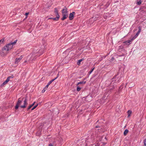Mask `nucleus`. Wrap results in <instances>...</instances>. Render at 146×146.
I'll use <instances>...</instances> for the list:
<instances>
[{
	"instance_id": "9",
	"label": "nucleus",
	"mask_w": 146,
	"mask_h": 146,
	"mask_svg": "<svg viewBox=\"0 0 146 146\" xmlns=\"http://www.w3.org/2000/svg\"><path fill=\"white\" fill-rule=\"evenodd\" d=\"M13 76H9V77H8L7 78L6 80H5V81H6L7 82V83H8L10 79L11 78H13Z\"/></svg>"
},
{
	"instance_id": "17",
	"label": "nucleus",
	"mask_w": 146,
	"mask_h": 146,
	"mask_svg": "<svg viewBox=\"0 0 146 146\" xmlns=\"http://www.w3.org/2000/svg\"><path fill=\"white\" fill-rule=\"evenodd\" d=\"M58 19L59 18H58V17H56V18H49V19H53L54 20H56V21L58 20Z\"/></svg>"
},
{
	"instance_id": "8",
	"label": "nucleus",
	"mask_w": 146,
	"mask_h": 146,
	"mask_svg": "<svg viewBox=\"0 0 146 146\" xmlns=\"http://www.w3.org/2000/svg\"><path fill=\"white\" fill-rule=\"evenodd\" d=\"M75 13L74 12H72V13H70L69 16V19L70 20H71L74 18V15Z\"/></svg>"
},
{
	"instance_id": "31",
	"label": "nucleus",
	"mask_w": 146,
	"mask_h": 146,
	"mask_svg": "<svg viewBox=\"0 0 146 146\" xmlns=\"http://www.w3.org/2000/svg\"><path fill=\"white\" fill-rule=\"evenodd\" d=\"M114 88V86H113V87H112V88H110V89L112 90V89H113Z\"/></svg>"
},
{
	"instance_id": "27",
	"label": "nucleus",
	"mask_w": 146,
	"mask_h": 146,
	"mask_svg": "<svg viewBox=\"0 0 146 146\" xmlns=\"http://www.w3.org/2000/svg\"><path fill=\"white\" fill-rule=\"evenodd\" d=\"M49 146H53V145L52 143H50L49 144Z\"/></svg>"
},
{
	"instance_id": "24",
	"label": "nucleus",
	"mask_w": 146,
	"mask_h": 146,
	"mask_svg": "<svg viewBox=\"0 0 146 146\" xmlns=\"http://www.w3.org/2000/svg\"><path fill=\"white\" fill-rule=\"evenodd\" d=\"M49 86V85H48V84H47V85L45 86L44 88H45V89H46V90L48 88Z\"/></svg>"
},
{
	"instance_id": "10",
	"label": "nucleus",
	"mask_w": 146,
	"mask_h": 146,
	"mask_svg": "<svg viewBox=\"0 0 146 146\" xmlns=\"http://www.w3.org/2000/svg\"><path fill=\"white\" fill-rule=\"evenodd\" d=\"M84 58H82L78 60V61L77 62V64L78 65H79L80 64L81 62L84 60Z\"/></svg>"
},
{
	"instance_id": "14",
	"label": "nucleus",
	"mask_w": 146,
	"mask_h": 146,
	"mask_svg": "<svg viewBox=\"0 0 146 146\" xmlns=\"http://www.w3.org/2000/svg\"><path fill=\"white\" fill-rule=\"evenodd\" d=\"M131 113V111L130 110H129L127 111L128 114V117H129L130 116V115Z\"/></svg>"
},
{
	"instance_id": "12",
	"label": "nucleus",
	"mask_w": 146,
	"mask_h": 146,
	"mask_svg": "<svg viewBox=\"0 0 146 146\" xmlns=\"http://www.w3.org/2000/svg\"><path fill=\"white\" fill-rule=\"evenodd\" d=\"M128 132V130L127 129H125L123 133V134L125 136L126 135Z\"/></svg>"
},
{
	"instance_id": "23",
	"label": "nucleus",
	"mask_w": 146,
	"mask_h": 146,
	"mask_svg": "<svg viewBox=\"0 0 146 146\" xmlns=\"http://www.w3.org/2000/svg\"><path fill=\"white\" fill-rule=\"evenodd\" d=\"M144 144L145 146H146V139H145L144 140Z\"/></svg>"
},
{
	"instance_id": "13",
	"label": "nucleus",
	"mask_w": 146,
	"mask_h": 146,
	"mask_svg": "<svg viewBox=\"0 0 146 146\" xmlns=\"http://www.w3.org/2000/svg\"><path fill=\"white\" fill-rule=\"evenodd\" d=\"M56 78H55V79H53L51 80V81H50L48 84V85H49Z\"/></svg>"
},
{
	"instance_id": "34",
	"label": "nucleus",
	"mask_w": 146,
	"mask_h": 146,
	"mask_svg": "<svg viewBox=\"0 0 146 146\" xmlns=\"http://www.w3.org/2000/svg\"><path fill=\"white\" fill-rule=\"evenodd\" d=\"M114 59V58L113 57H112V59Z\"/></svg>"
},
{
	"instance_id": "6",
	"label": "nucleus",
	"mask_w": 146,
	"mask_h": 146,
	"mask_svg": "<svg viewBox=\"0 0 146 146\" xmlns=\"http://www.w3.org/2000/svg\"><path fill=\"white\" fill-rule=\"evenodd\" d=\"M23 102V105L20 106V107L22 108H25L28 105L27 100L26 98L25 99Z\"/></svg>"
},
{
	"instance_id": "4",
	"label": "nucleus",
	"mask_w": 146,
	"mask_h": 146,
	"mask_svg": "<svg viewBox=\"0 0 146 146\" xmlns=\"http://www.w3.org/2000/svg\"><path fill=\"white\" fill-rule=\"evenodd\" d=\"M62 13L63 17L61 18V20H64L66 19L68 16V13L67 11V8L64 7L62 10Z\"/></svg>"
},
{
	"instance_id": "21",
	"label": "nucleus",
	"mask_w": 146,
	"mask_h": 146,
	"mask_svg": "<svg viewBox=\"0 0 146 146\" xmlns=\"http://www.w3.org/2000/svg\"><path fill=\"white\" fill-rule=\"evenodd\" d=\"M56 15V17H58V18H59L60 17V16L58 14V13H57L55 14Z\"/></svg>"
},
{
	"instance_id": "7",
	"label": "nucleus",
	"mask_w": 146,
	"mask_h": 146,
	"mask_svg": "<svg viewBox=\"0 0 146 146\" xmlns=\"http://www.w3.org/2000/svg\"><path fill=\"white\" fill-rule=\"evenodd\" d=\"M23 58V56L21 55L19 58H17L15 60V63L17 64Z\"/></svg>"
},
{
	"instance_id": "20",
	"label": "nucleus",
	"mask_w": 146,
	"mask_h": 146,
	"mask_svg": "<svg viewBox=\"0 0 146 146\" xmlns=\"http://www.w3.org/2000/svg\"><path fill=\"white\" fill-rule=\"evenodd\" d=\"M38 104H37V105L36 106H35L32 109H31V110H34L38 106Z\"/></svg>"
},
{
	"instance_id": "1",
	"label": "nucleus",
	"mask_w": 146,
	"mask_h": 146,
	"mask_svg": "<svg viewBox=\"0 0 146 146\" xmlns=\"http://www.w3.org/2000/svg\"><path fill=\"white\" fill-rule=\"evenodd\" d=\"M17 40H15L14 42H11L5 46L3 48V50L8 51L11 50L13 47V46L16 44Z\"/></svg>"
},
{
	"instance_id": "2",
	"label": "nucleus",
	"mask_w": 146,
	"mask_h": 146,
	"mask_svg": "<svg viewBox=\"0 0 146 146\" xmlns=\"http://www.w3.org/2000/svg\"><path fill=\"white\" fill-rule=\"evenodd\" d=\"M139 30L136 33V35L133 37L131 39V40H128L126 41H124L123 42L124 43H125L126 45H129V44L133 40H134L138 36L139 34L141 32V28L140 27H139L138 28Z\"/></svg>"
},
{
	"instance_id": "15",
	"label": "nucleus",
	"mask_w": 146,
	"mask_h": 146,
	"mask_svg": "<svg viewBox=\"0 0 146 146\" xmlns=\"http://www.w3.org/2000/svg\"><path fill=\"white\" fill-rule=\"evenodd\" d=\"M142 1L141 0H140L139 1H137V5H139L141 3Z\"/></svg>"
},
{
	"instance_id": "26",
	"label": "nucleus",
	"mask_w": 146,
	"mask_h": 146,
	"mask_svg": "<svg viewBox=\"0 0 146 146\" xmlns=\"http://www.w3.org/2000/svg\"><path fill=\"white\" fill-rule=\"evenodd\" d=\"M7 82L6 81H5L2 84L3 85L7 83Z\"/></svg>"
},
{
	"instance_id": "29",
	"label": "nucleus",
	"mask_w": 146,
	"mask_h": 146,
	"mask_svg": "<svg viewBox=\"0 0 146 146\" xmlns=\"http://www.w3.org/2000/svg\"><path fill=\"white\" fill-rule=\"evenodd\" d=\"M29 13H25V15H28L29 14Z\"/></svg>"
},
{
	"instance_id": "3",
	"label": "nucleus",
	"mask_w": 146,
	"mask_h": 146,
	"mask_svg": "<svg viewBox=\"0 0 146 146\" xmlns=\"http://www.w3.org/2000/svg\"><path fill=\"white\" fill-rule=\"evenodd\" d=\"M36 54L32 53L30 54L28 57L27 59H28V62L30 63L32 62L36 58L37 56Z\"/></svg>"
},
{
	"instance_id": "16",
	"label": "nucleus",
	"mask_w": 146,
	"mask_h": 146,
	"mask_svg": "<svg viewBox=\"0 0 146 146\" xmlns=\"http://www.w3.org/2000/svg\"><path fill=\"white\" fill-rule=\"evenodd\" d=\"M54 13H55V14L58 13V11L56 8H54Z\"/></svg>"
},
{
	"instance_id": "19",
	"label": "nucleus",
	"mask_w": 146,
	"mask_h": 146,
	"mask_svg": "<svg viewBox=\"0 0 146 146\" xmlns=\"http://www.w3.org/2000/svg\"><path fill=\"white\" fill-rule=\"evenodd\" d=\"M33 106H32V105H30L29 106V107L27 109V110L28 111L29 109H31V108Z\"/></svg>"
},
{
	"instance_id": "33",
	"label": "nucleus",
	"mask_w": 146,
	"mask_h": 146,
	"mask_svg": "<svg viewBox=\"0 0 146 146\" xmlns=\"http://www.w3.org/2000/svg\"><path fill=\"white\" fill-rule=\"evenodd\" d=\"M98 127H98V126H96V128H98Z\"/></svg>"
},
{
	"instance_id": "11",
	"label": "nucleus",
	"mask_w": 146,
	"mask_h": 146,
	"mask_svg": "<svg viewBox=\"0 0 146 146\" xmlns=\"http://www.w3.org/2000/svg\"><path fill=\"white\" fill-rule=\"evenodd\" d=\"M86 82L85 81H81L78 83L77 85H79L80 84H85Z\"/></svg>"
},
{
	"instance_id": "5",
	"label": "nucleus",
	"mask_w": 146,
	"mask_h": 146,
	"mask_svg": "<svg viewBox=\"0 0 146 146\" xmlns=\"http://www.w3.org/2000/svg\"><path fill=\"white\" fill-rule=\"evenodd\" d=\"M23 98L21 100L20 98L18 99L16 105L15 107V109L17 110L18 109L19 106L20 107V105L21 104L22 101L23 100Z\"/></svg>"
},
{
	"instance_id": "18",
	"label": "nucleus",
	"mask_w": 146,
	"mask_h": 146,
	"mask_svg": "<svg viewBox=\"0 0 146 146\" xmlns=\"http://www.w3.org/2000/svg\"><path fill=\"white\" fill-rule=\"evenodd\" d=\"M81 89V88H80L79 86H78L77 87V90L78 91H79Z\"/></svg>"
},
{
	"instance_id": "30",
	"label": "nucleus",
	"mask_w": 146,
	"mask_h": 146,
	"mask_svg": "<svg viewBox=\"0 0 146 146\" xmlns=\"http://www.w3.org/2000/svg\"><path fill=\"white\" fill-rule=\"evenodd\" d=\"M28 59L27 58V60L25 61L24 62L26 63L27 62V61H28Z\"/></svg>"
},
{
	"instance_id": "22",
	"label": "nucleus",
	"mask_w": 146,
	"mask_h": 146,
	"mask_svg": "<svg viewBox=\"0 0 146 146\" xmlns=\"http://www.w3.org/2000/svg\"><path fill=\"white\" fill-rule=\"evenodd\" d=\"M94 68L95 67H94V68H93L91 70H90L89 72H90V74H91L92 72L94 70Z\"/></svg>"
},
{
	"instance_id": "32",
	"label": "nucleus",
	"mask_w": 146,
	"mask_h": 146,
	"mask_svg": "<svg viewBox=\"0 0 146 146\" xmlns=\"http://www.w3.org/2000/svg\"><path fill=\"white\" fill-rule=\"evenodd\" d=\"M116 76H115L114 77V78H113V79H112V80H113H113L115 78V77Z\"/></svg>"
},
{
	"instance_id": "28",
	"label": "nucleus",
	"mask_w": 146,
	"mask_h": 146,
	"mask_svg": "<svg viewBox=\"0 0 146 146\" xmlns=\"http://www.w3.org/2000/svg\"><path fill=\"white\" fill-rule=\"evenodd\" d=\"M35 103V102H34L32 104H31L33 106Z\"/></svg>"
},
{
	"instance_id": "25",
	"label": "nucleus",
	"mask_w": 146,
	"mask_h": 146,
	"mask_svg": "<svg viewBox=\"0 0 146 146\" xmlns=\"http://www.w3.org/2000/svg\"><path fill=\"white\" fill-rule=\"evenodd\" d=\"M46 90V89H45V88H44L42 90V93H44L45 91Z\"/></svg>"
}]
</instances>
